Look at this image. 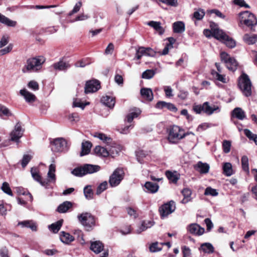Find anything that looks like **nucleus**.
<instances>
[{
  "label": "nucleus",
  "instance_id": "obj_1",
  "mask_svg": "<svg viewBox=\"0 0 257 257\" xmlns=\"http://www.w3.org/2000/svg\"><path fill=\"white\" fill-rule=\"evenodd\" d=\"M194 134L192 132L185 133L184 131L177 125H173L168 130V140L170 143L177 144L186 136Z\"/></svg>",
  "mask_w": 257,
  "mask_h": 257
},
{
  "label": "nucleus",
  "instance_id": "obj_2",
  "mask_svg": "<svg viewBox=\"0 0 257 257\" xmlns=\"http://www.w3.org/2000/svg\"><path fill=\"white\" fill-rule=\"evenodd\" d=\"M45 61V58L41 56L30 58L27 60V64L23 68L22 71L24 73L37 72L42 68V65Z\"/></svg>",
  "mask_w": 257,
  "mask_h": 257
},
{
  "label": "nucleus",
  "instance_id": "obj_3",
  "mask_svg": "<svg viewBox=\"0 0 257 257\" xmlns=\"http://www.w3.org/2000/svg\"><path fill=\"white\" fill-rule=\"evenodd\" d=\"M77 218L87 231L92 230L95 226V218L89 212H83L78 215Z\"/></svg>",
  "mask_w": 257,
  "mask_h": 257
},
{
  "label": "nucleus",
  "instance_id": "obj_4",
  "mask_svg": "<svg viewBox=\"0 0 257 257\" xmlns=\"http://www.w3.org/2000/svg\"><path fill=\"white\" fill-rule=\"evenodd\" d=\"M124 176V172L122 168H116L110 176L109 183L112 187L118 186Z\"/></svg>",
  "mask_w": 257,
  "mask_h": 257
},
{
  "label": "nucleus",
  "instance_id": "obj_5",
  "mask_svg": "<svg viewBox=\"0 0 257 257\" xmlns=\"http://www.w3.org/2000/svg\"><path fill=\"white\" fill-rule=\"evenodd\" d=\"M220 58L228 70L233 72L236 70L238 63L233 57H231L227 53L222 52L220 53Z\"/></svg>",
  "mask_w": 257,
  "mask_h": 257
},
{
  "label": "nucleus",
  "instance_id": "obj_6",
  "mask_svg": "<svg viewBox=\"0 0 257 257\" xmlns=\"http://www.w3.org/2000/svg\"><path fill=\"white\" fill-rule=\"evenodd\" d=\"M253 88L248 76L242 73V92L246 97L251 96Z\"/></svg>",
  "mask_w": 257,
  "mask_h": 257
},
{
  "label": "nucleus",
  "instance_id": "obj_7",
  "mask_svg": "<svg viewBox=\"0 0 257 257\" xmlns=\"http://www.w3.org/2000/svg\"><path fill=\"white\" fill-rule=\"evenodd\" d=\"M51 150L54 152H61L66 148L67 142L62 138L55 139L51 142Z\"/></svg>",
  "mask_w": 257,
  "mask_h": 257
},
{
  "label": "nucleus",
  "instance_id": "obj_8",
  "mask_svg": "<svg viewBox=\"0 0 257 257\" xmlns=\"http://www.w3.org/2000/svg\"><path fill=\"white\" fill-rule=\"evenodd\" d=\"M247 27L252 28L257 24V19L254 15L248 11H242V20Z\"/></svg>",
  "mask_w": 257,
  "mask_h": 257
},
{
  "label": "nucleus",
  "instance_id": "obj_9",
  "mask_svg": "<svg viewBox=\"0 0 257 257\" xmlns=\"http://www.w3.org/2000/svg\"><path fill=\"white\" fill-rule=\"evenodd\" d=\"M176 209L175 203L173 201H170L163 205L159 209V211L162 217H166L173 212Z\"/></svg>",
  "mask_w": 257,
  "mask_h": 257
},
{
  "label": "nucleus",
  "instance_id": "obj_10",
  "mask_svg": "<svg viewBox=\"0 0 257 257\" xmlns=\"http://www.w3.org/2000/svg\"><path fill=\"white\" fill-rule=\"evenodd\" d=\"M24 131L21 124L20 122L17 123L14 130L10 134L11 140L19 143L20 139L23 135Z\"/></svg>",
  "mask_w": 257,
  "mask_h": 257
},
{
  "label": "nucleus",
  "instance_id": "obj_11",
  "mask_svg": "<svg viewBox=\"0 0 257 257\" xmlns=\"http://www.w3.org/2000/svg\"><path fill=\"white\" fill-rule=\"evenodd\" d=\"M155 55V52L152 48L140 47L136 50L135 58L140 59L143 56L153 57Z\"/></svg>",
  "mask_w": 257,
  "mask_h": 257
},
{
  "label": "nucleus",
  "instance_id": "obj_12",
  "mask_svg": "<svg viewBox=\"0 0 257 257\" xmlns=\"http://www.w3.org/2000/svg\"><path fill=\"white\" fill-rule=\"evenodd\" d=\"M31 173L33 179L39 182L42 186L46 189L50 188L49 181H48V179L42 180L37 168H32L31 170Z\"/></svg>",
  "mask_w": 257,
  "mask_h": 257
},
{
  "label": "nucleus",
  "instance_id": "obj_13",
  "mask_svg": "<svg viewBox=\"0 0 257 257\" xmlns=\"http://www.w3.org/2000/svg\"><path fill=\"white\" fill-rule=\"evenodd\" d=\"M31 173L33 179L39 182L42 186L46 189L50 188L49 181H48V179L42 180L37 168H32L31 170Z\"/></svg>",
  "mask_w": 257,
  "mask_h": 257
},
{
  "label": "nucleus",
  "instance_id": "obj_14",
  "mask_svg": "<svg viewBox=\"0 0 257 257\" xmlns=\"http://www.w3.org/2000/svg\"><path fill=\"white\" fill-rule=\"evenodd\" d=\"M100 87L98 80H92L86 82L85 87V93H93L97 91Z\"/></svg>",
  "mask_w": 257,
  "mask_h": 257
},
{
  "label": "nucleus",
  "instance_id": "obj_15",
  "mask_svg": "<svg viewBox=\"0 0 257 257\" xmlns=\"http://www.w3.org/2000/svg\"><path fill=\"white\" fill-rule=\"evenodd\" d=\"M204 113L210 115L214 113H218L220 111V107L218 105L210 104L208 102H204Z\"/></svg>",
  "mask_w": 257,
  "mask_h": 257
},
{
  "label": "nucleus",
  "instance_id": "obj_16",
  "mask_svg": "<svg viewBox=\"0 0 257 257\" xmlns=\"http://www.w3.org/2000/svg\"><path fill=\"white\" fill-rule=\"evenodd\" d=\"M188 231L191 234L196 235H201L204 232V228L196 223H192L187 227Z\"/></svg>",
  "mask_w": 257,
  "mask_h": 257
},
{
  "label": "nucleus",
  "instance_id": "obj_17",
  "mask_svg": "<svg viewBox=\"0 0 257 257\" xmlns=\"http://www.w3.org/2000/svg\"><path fill=\"white\" fill-rule=\"evenodd\" d=\"M156 107L159 109L166 108L174 112H176L178 110L177 108L173 103L163 101L158 102L156 105Z\"/></svg>",
  "mask_w": 257,
  "mask_h": 257
},
{
  "label": "nucleus",
  "instance_id": "obj_18",
  "mask_svg": "<svg viewBox=\"0 0 257 257\" xmlns=\"http://www.w3.org/2000/svg\"><path fill=\"white\" fill-rule=\"evenodd\" d=\"M52 67L56 71H65L70 67L68 63L60 60L59 61L54 63Z\"/></svg>",
  "mask_w": 257,
  "mask_h": 257
},
{
  "label": "nucleus",
  "instance_id": "obj_19",
  "mask_svg": "<svg viewBox=\"0 0 257 257\" xmlns=\"http://www.w3.org/2000/svg\"><path fill=\"white\" fill-rule=\"evenodd\" d=\"M104 245L100 241L91 242L90 249L96 254H98L103 250Z\"/></svg>",
  "mask_w": 257,
  "mask_h": 257
},
{
  "label": "nucleus",
  "instance_id": "obj_20",
  "mask_svg": "<svg viewBox=\"0 0 257 257\" xmlns=\"http://www.w3.org/2000/svg\"><path fill=\"white\" fill-rule=\"evenodd\" d=\"M101 102L107 107L112 108L114 106L115 100L113 97L106 95L102 97Z\"/></svg>",
  "mask_w": 257,
  "mask_h": 257
},
{
  "label": "nucleus",
  "instance_id": "obj_21",
  "mask_svg": "<svg viewBox=\"0 0 257 257\" xmlns=\"http://www.w3.org/2000/svg\"><path fill=\"white\" fill-rule=\"evenodd\" d=\"M140 92L142 97L146 100L151 101L153 99V93L151 89L143 88L141 89Z\"/></svg>",
  "mask_w": 257,
  "mask_h": 257
},
{
  "label": "nucleus",
  "instance_id": "obj_22",
  "mask_svg": "<svg viewBox=\"0 0 257 257\" xmlns=\"http://www.w3.org/2000/svg\"><path fill=\"white\" fill-rule=\"evenodd\" d=\"M194 168L201 174H206L209 172L210 167L208 164L200 161L194 166Z\"/></svg>",
  "mask_w": 257,
  "mask_h": 257
},
{
  "label": "nucleus",
  "instance_id": "obj_23",
  "mask_svg": "<svg viewBox=\"0 0 257 257\" xmlns=\"http://www.w3.org/2000/svg\"><path fill=\"white\" fill-rule=\"evenodd\" d=\"M56 171V166L54 164H51L49 167V171L47 174V179L49 181V183H54L56 181V176L55 172Z\"/></svg>",
  "mask_w": 257,
  "mask_h": 257
},
{
  "label": "nucleus",
  "instance_id": "obj_24",
  "mask_svg": "<svg viewBox=\"0 0 257 257\" xmlns=\"http://www.w3.org/2000/svg\"><path fill=\"white\" fill-rule=\"evenodd\" d=\"M85 174H92L99 171L100 167L98 165L85 164L83 165Z\"/></svg>",
  "mask_w": 257,
  "mask_h": 257
},
{
  "label": "nucleus",
  "instance_id": "obj_25",
  "mask_svg": "<svg viewBox=\"0 0 257 257\" xmlns=\"http://www.w3.org/2000/svg\"><path fill=\"white\" fill-rule=\"evenodd\" d=\"M213 37L222 42L225 38H227V35L222 30L216 27L213 29Z\"/></svg>",
  "mask_w": 257,
  "mask_h": 257
},
{
  "label": "nucleus",
  "instance_id": "obj_26",
  "mask_svg": "<svg viewBox=\"0 0 257 257\" xmlns=\"http://www.w3.org/2000/svg\"><path fill=\"white\" fill-rule=\"evenodd\" d=\"M20 93L24 97L27 102H31L35 100L36 96L35 95L26 89L21 90Z\"/></svg>",
  "mask_w": 257,
  "mask_h": 257
},
{
  "label": "nucleus",
  "instance_id": "obj_27",
  "mask_svg": "<svg viewBox=\"0 0 257 257\" xmlns=\"http://www.w3.org/2000/svg\"><path fill=\"white\" fill-rule=\"evenodd\" d=\"M60 239L62 242L65 244H69L74 240L72 235L65 231L60 232Z\"/></svg>",
  "mask_w": 257,
  "mask_h": 257
},
{
  "label": "nucleus",
  "instance_id": "obj_28",
  "mask_svg": "<svg viewBox=\"0 0 257 257\" xmlns=\"http://www.w3.org/2000/svg\"><path fill=\"white\" fill-rule=\"evenodd\" d=\"M231 121L236 125L237 124V120H241V108L236 107L233 109L231 113Z\"/></svg>",
  "mask_w": 257,
  "mask_h": 257
},
{
  "label": "nucleus",
  "instance_id": "obj_29",
  "mask_svg": "<svg viewBox=\"0 0 257 257\" xmlns=\"http://www.w3.org/2000/svg\"><path fill=\"white\" fill-rule=\"evenodd\" d=\"M173 31L176 33H182L185 31V24L182 21H177L173 24Z\"/></svg>",
  "mask_w": 257,
  "mask_h": 257
},
{
  "label": "nucleus",
  "instance_id": "obj_30",
  "mask_svg": "<svg viewBox=\"0 0 257 257\" xmlns=\"http://www.w3.org/2000/svg\"><path fill=\"white\" fill-rule=\"evenodd\" d=\"M149 26L153 28L160 35H162L164 33V30L161 26V24L159 22L150 21L147 23Z\"/></svg>",
  "mask_w": 257,
  "mask_h": 257
},
{
  "label": "nucleus",
  "instance_id": "obj_31",
  "mask_svg": "<svg viewBox=\"0 0 257 257\" xmlns=\"http://www.w3.org/2000/svg\"><path fill=\"white\" fill-rule=\"evenodd\" d=\"M200 250H202L205 253H212L214 251V248L213 246L209 242H205L201 244L199 248Z\"/></svg>",
  "mask_w": 257,
  "mask_h": 257
},
{
  "label": "nucleus",
  "instance_id": "obj_32",
  "mask_svg": "<svg viewBox=\"0 0 257 257\" xmlns=\"http://www.w3.org/2000/svg\"><path fill=\"white\" fill-rule=\"evenodd\" d=\"M0 23L8 26V27H15L17 25V22L13 21L0 13Z\"/></svg>",
  "mask_w": 257,
  "mask_h": 257
},
{
  "label": "nucleus",
  "instance_id": "obj_33",
  "mask_svg": "<svg viewBox=\"0 0 257 257\" xmlns=\"http://www.w3.org/2000/svg\"><path fill=\"white\" fill-rule=\"evenodd\" d=\"M91 147L92 144L90 142L88 141L82 142L81 145V152L80 153V156H83L88 154L90 151Z\"/></svg>",
  "mask_w": 257,
  "mask_h": 257
},
{
  "label": "nucleus",
  "instance_id": "obj_34",
  "mask_svg": "<svg viewBox=\"0 0 257 257\" xmlns=\"http://www.w3.org/2000/svg\"><path fill=\"white\" fill-rule=\"evenodd\" d=\"M94 151V153L99 157H106L109 155V152L107 149L99 146H96Z\"/></svg>",
  "mask_w": 257,
  "mask_h": 257
},
{
  "label": "nucleus",
  "instance_id": "obj_35",
  "mask_svg": "<svg viewBox=\"0 0 257 257\" xmlns=\"http://www.w3.org/2000/svg\"><path fill=\"white\" fill-rule=\"evenodd\" d=\"M145 187L148 192L151 193H156L159 188L158 184L151 182H147L145 184Z\"/></svg>",
  "mask_w": 257,
  "mask_h": 257
},
{
  "label": "nucleus",
  "instance_id": "obj_36",
  "mask_svg": "<svg viewBox=\"0 0 257 257\" xmlns=\"http://www.w3.org/2000/svg\"><path fill=\"white\" fill-rule=\"evenodd\" d=\"M121 150V147L119 145L114 144L110 146L109 150V155L114 158L117 156Z\"/></svg>",
  "mask_w": 257,
  "mask_h": 257
},
{
  "label": "nucleus",
  "instance_id": "obj_37",
  "mask_svg": "<svg viewBox=\"0 0 257 257\" xmlns=\"http://www.w3.org/2000/svg\"><path fill=\"white\" fill-rule=\"evenodd\" d=\"M182 193L184 196V198L181 201L182 203L186 204L191 200L192 191L190 189L187 188H184L182 190Z\"/></svg>",
  "mask_w": 257,
  "mask_h": 257
},
{
  "label": "nucleus",
  "instance_id": "obj_38",
  "mask_svg": "<svg viewBox=\"0 0 257 257\" xmlns=\"http://www.w3.org/2000/svg\"><path fill=\"white\" fill-rule=\"evenodd\" d=\"M14 115L13 113L12 112L10 109H9L6 106L0 104V117H10L13 116Z\"/></svg>",
  "mask_w": 257,
  "mask_h": 257
},
{
  "label": "nucleus",
  "instance_id": "obj_39",
  "mask_svg": "<svg viewBox=\"0 0 257 257\" xmlns=\"http://www.w3.org/2000/svg\"><path fill=\"white\" fill-rule=\"evenodd\" d=\"M141 113V111L139 108H135L133 111L131 112L126 116V120L128 123L133 121L134 118L137 117Z\"/></svg>",
  "mask_w": 257,
  "mask_h": 257
},
{
  "label": "nucleus",
  "instance_id": "obj_40",
  "mask_svg": "<svg viewBox=\"0 0 257 257\" xmlns=\"http://www.w3.org/2000/svg\"><path fill=\"white\" fill-rule=\"evenodd\" d=\"M141 113V111L139 108H135L133 111L131 112L126 116V120L128 123L133 121L134 118L137 117Z\"/></svg>",
  "mask_w": 257,
  "mask_h": 257
},
{
  "label": "nucleus",
  "instance_id": "obj_41",
  "mask_svg": "<svg viewBox=\"0 0 257 257\" xmlns=\"http://www.w3.org/2000/svg\"><path fill=\"white\" fill-rule=\"evenodd\" d=\"M72 205L71 202L65 201L58 207L57 211L59 213H65L72 207Z\"/></svg>",
  "mask_w": 257,
  "mask_h": 257
},
{
  "label": "nucleus",
  "instance_id": "obj_42",
  "mask_svg": "<svg viewBox=\"0 0 257 257\" xmlns=\"http://www.w3.org/2000/svg\"><path fill=\"white\" fill-rule=\"evenodd\" d=\"M18 225H21L22 227L30 228L32 231H36L37 230V226L32 221L26 220L20 222Z\"/></svg>",
  "mask_w": 257,
  "mask_h": 257
},
{
  "label": "nucleus",
  "instance_id": "obj_43",
  "mask_svg": "<svg viewBox=\"0 0 257 257\" xmlns=\"http://www.w3.org/2000/svg\"><path fill=\"white\" fill-rule=\"evenodd\" d=\"M63 223V220H60L49 226V229L53 233H57L60 229Z\"/></svg>",
  "mask_w": 257,
  "mask_h": 257
},
{
  "label": "nucleus",
  "instance_id": "obj_44",
  "mask_svg": "<svg viewBox=\"0 0 257 257\" xmlns=\"http://www.w3.org/2000/svg\"><path fill=\"white\" fill-rule=\"evenodd\" d=\"M243 40L248 45L253 44L257 41V35L246 34L243 37Z\"/></svg>",
  "mask_w": 257,
  "mask_h": 257
},
{
  "label": "nucleus",
  "instance_id": "obj_45",
  "mask_svg": "<svg viewBox=\"0 0 257 257\" xmlns=\"http://www.w3.org/2000/svg\"><path fill=\"white\" fill-rule=\"evenodd\" d=\"M243 132L245 136L250 140L252 141L257 145V135L253 134L250 130L244 129Z\"/></svg>",
  "mask_w": 257,
  "mask_h": 257
},
{
  "label": "nucleus",
  "instance_id": "obj_46",
  "mask_svg": "<svg viewBox=\"0 0 257 257\" xmlns=\"http://www.w3.org/2000/svg\"><path fill=\"white\" fill-rule=\"evenodd\" d=\"M222 42L224 43L225 45L229 48H233L236 46V42L235 40L232 38L229 37L228 35H227V38H225Z\"/></svg>",
  "mask_w": 257,
  "mask_h": 257
},
{
  "label": "nucleus",
  "instance_id": "obj_47",
  "mask_svg": "<svg viewBox=\"0 0 257 257\" xmlns=\"http://www.w3.org/2000/svg\"><path fill=\"white\" fill-rule=\"evenodd\" d=\"M93 136L94 137L98 138L106 144L110 143L112 141L110 138L107 137L104 134L95 133Z\"/></svg>",
  "mask_w": 257,
  "mask_h": 257
},
{
  "label": "nucleus",
  "instance_id": "obj_48",
  "mask_svg": "<svg viewBox=\"0 0 257 257\" xmlns=\"http://www.w3.org/2000/svg\"><path fill=\"white\" fill-rule=\"evenodd\" d=\"M212 74L214 78L222 83H226L228 81V79L225 77V75L220 74L215 71H212Z\"/></svg>",
  "mask_w": 257,
  "mask_h": 257
},
{
  "label": "nucleus",
  "instance_id": "obj_49",
  "mask_svg": "<svg viewBox=\"0 0 257 257\" xmlns=\"http://www.w3.org/2000/svg\"><path fill=\"white\" fill-rule=\"evenodd\" d=\"M83 193L86 199H91L92 198L93 192L90 185H87L84 188Z\"/></svg>",
  "mask_w": 257,
  "mask_h": 257
},
{
  "label": "nucleus",
  "instance_id": "obj_50",
  "mask_svg": "<svg viewBox=\"0 0 257 257\" xmlns=\"http://www.w3.org/2000/svg\"><path fill=\"white\" fill-rule=\"evenodd\" d=\"M71 173L77 177H82L85 175L83 166L74 169Z\"/></svg>",
  "mask_w": 257,
  "mask_h": 257
},
{
  "label": "nucleus",
  "instance_id": "obj_51",
  "mask_svg": "<svg viewBox=\"0 0 257 257\" xmlns=\"http://www.w3.org/2000/svg\"><path fill=\"white\" fill-rule=\"evenodd\" d=\"M224 173L227 176H230L233 174L232 165L229 163H225L223 167Z\"/></svg>",
  "mask_w": 257,
  "mask_h": 257
},
{
  "label": "nucleus",
  "instance_id": "obj_52",
  "mask_svg": "<svg viewBox=\"0 0 257 257\" xmlns=\"http://www.w3.org/2000/svg\"><path fill=\"white\" fill-rule=\"evenodd\" d=\"M166 175L168 179L174 183H176L179 179L177 174L171 171H166Z\"/></svg>",
  "mask_w": 257,
  "mask_h": 257
},
{
  "label": "nucleus",
  "instance_id": "obj_53",
  "mask_svg": "<svg viewBox=\"0 0 257 257\" xmlns=\"http://www.w3.org/2000/svg\"><path fill=\"white\" fill-rule=\"evenodd\" d=\"M155 74L153 70L148 69L142 74V78L146 79H150L153 78Z\"/></svg>",
  "mask_w": 257,
  "mask_h": 257
},
{
  "label": "nucleus",
  "instance_id": "obj_54",
  "mask_svg": "<svg viewBox=\"0 0 257 257\" xmlns=\"http://www.w3.org/2000/svg\"><path fill=\"white\" fill-rule=\"evenodd\" d=\"M218 194V193L216 189L212 188L211 187H208L206 188L204 195H210L212 196H216Z\"/></svg>",
  "mask_w": 257,
  "mask_h": 257
},
{
  "label": "nucleus",
  "instance_id": "obj_55",
  "mask_svg": "<svg viewBox=\"0 0 257 257\" xmlns=\"http://www.w3.org/2000/svg\"><path fill=\"white\" fill-rule=\"evenodd\" d=\"M205 15L204 11L202 9H199L194 12L193 14V18L197 20H200L203 19Z\"/></svg>",
  "mask_w": 257,
  "mask_h": 257
},
{
  "label": "nucleus",
  "instance_id": "obj_56",
  "mask_svg": "<svg viewBox=\"0 0 257 257\" xmlns=\"http://www.w3.org/2000/svg\"><path fill=\"white\" fill-rule=\"evenodd\" d=\"M89 104V102H86L85 103H82L80 100L78 99H74L73 102V107H80L82 109H83L85 106L88 105Z\"/></svg>",
  "mask_w": 257,
  "mask_h": 257
},
{
  "label": "nucleus",
  "instance_id": "obj_57",
  "mask_svg": "<svg viewBox=\"0 0 257 257\" xmlns=\"http://www.w3.org/2000/svg\"><path fill=\"white\" fill-rule=\"evenodd\" d=\"M68 119L71 123L74 124L79 120L80 118L77 113H73L68 115Z\"/></svg>",
  "mask_w": 257,
  "mask_h": 257
},
{
  "label": "nucleus",
  "instance_id": "obj_58",
  "mask_svg": "<svg viewBox=\"0 0 257 257\" xmlns=\"http://www.w3.org/2000/svg\"><path fill=\"white\" fill-rule=\"evenodd\" d=\"M2 190L6 194L10 195L13 196V193L10 187L9 184L8 183L5 182L3 183L2 186Z\"/></svg>",
  "mask_w": 257,
  "mask_h": 257
},
{
  "label": "nucleus",
  "instance_id": "obj_59",
  "mask_svg": "<svg viewBox=\"0 0 257 257\" xmlns=\"http://www.w3.org/2000/svg\"><path fill=\"white\" fill-rule=\"evenodd\" d=\"M242 168L243 170L246 172V173H249V168L248 164V158L246 156L242 157Z\"/></svg>",
  "mask_w": 257,
  "mask_h": 257
},
{
  "label": "nucleus",
  "instance_id": "obj_60",
  "mask_svg": "<svg viewBox=\"0 0 257 257\" xmlns=\"http://www.w3.org/2000/svg\"><path fill=\"white\" fill-rule=\"evenodd\" d=\"M107 187V182L104 181L98 186L96 190V194L99 195L101 194L103 191L106 189Z\"/></svg>",
  "mask_w": 257,
  "mask_h": 257
},
{
  "label": "nucleus",
  "instance_id": "obj_61",
  "mask_svg": "<svg viewBox=\"0 0 257 257\" xmlns=\"http://www.w3.org/2000/svg\"><path fill=\"white\" fill-rule=\"evenodd\" d=\"M136 156L138 162L142 164L143 163V159L146 157V153L143 150H140L136 152Z\"/></svg>",
  "mask_w": 257,
  "mask_h": 257
},
{
  "label": "nucleus",
  "instance_id": "obj_62",
  "mask_svg": "<svg viewBox=\"0 0 257 257\" xmlns=\"http://www.w3.org/2000/svg\"><path fill=\"white\" fill-rule=\"evenodd\" d=\"M133 127V125L130 124L127 125L124 127H120L118 128L117 130L118 132L122 134H127L130 132V130H131Z\"/></svg>",
  "mask_w": 257,
  "mask_h": 257
},
{
  "label": "nucleus",
  "instance_id": "obj_63",
  "mask_svg": "<svg viewBox=\"0 0 257 257\" xmlns=\"http://www.w3.org/2000/svg\"><path fill=\"white\" fill-rule=\"evenodd\" d=\"M193 110L197 114H200L202 112L204 113V103L202 105H194L193 106Z\"/></svg>",
  "mask_w": 257,
  "mask_h": 257
},
{
  "label": "nucleus",
  "instance_id": "obj_64",
  "mask_svg": "<svg viewBox=\"0 0 257 257\" xmlns=\"http://www.w3.org/2000/svg\"><path fill=\"white\" fill-rule=\"evenodd\" d=\"M223 150L225 153H228L230 150L231 143L230 142L225 140L222 144Z\"/></svg>",
  "mask_w": 257,
  "mask_h": 257
}]
</instances>
